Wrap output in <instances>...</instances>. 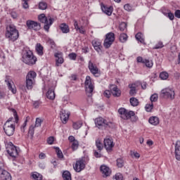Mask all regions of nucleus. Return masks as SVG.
<instances>
[{"instance_id": "obj_61", "label": "nucleus", "mask_w": 180, "mask_h": 180, "mask_svg": "<svg viewBox=\"0 0 180 180\" xmlns=\"http://www.w3.org/2000/svg\"><path fill=\"white\" fill-rule=\"evenodd\" d=\"M26 126H27V123L23 122L22 125L20 127L21 131L22 133H25V129L26 128Z\"/></svg>"}, {"instance_id": "obj_23", "label": "nucleus", "mask_w": 180, "mask_h": 180, "mask_svg": "<svg viewBox=\"0 0 180 180\" xmlns=\"http://www.w3.org/2000/svg\"><path fill=\"white\" fill-rule=\"evenodd\" d=\"M174 155L177 161H180V141H177L175 144Z\"/></svg>"}, {"instance_id": "obj_31", "label": "nucleus", "mask_w": 180, "mask_h": 180, "mask_svg": "<svg viewBox=\"0 0 180 180\" xmlns=\"http://www.w3.org/2000/svg\"><path fill=\"white\" fill-rule=\"evenodd\" d=\"M135 38L138 41H140V43H141L142 44H145V41H144V37L143 35V33L141 32H138L136 35H135Z\"/></svg>"}, {"instance_id": "obj_54", "label": "nucleus", "mask_w": 180, "mask_h": 180, "mask_svg": "<svg viewBox=\"0 0 180 180\" xmlns=\"http://www.w3.org/2000/svg\"><path fill=\"white\" fill-rule=\"evenodd\" d=\"M164 47V44H162V41H159L155 47H153L154 49H162Z\"/></svg>"}, {"instance_id": "obj_29", "label": "nucleus", "mask_w": 180, "mask_h": 180, "mask_svg": "<svg viewBox=\"0 0 180 180\" xmlns=\"http://www.w3.org/2000/svg\"><path fill=\"white\" fill-rule=\"evenodd\" d=\"M62 178L63 180H72V178L71 177V172L68 170L63 171Z\"/></svg>"}, {"instance_id": "obj_6", "label": "nucleus", "mask_w": 180, "mask_h": 180, "mask_svg": "<svg viewBox=\"0 0 180 180\" xmlns=\"http://www.w3.org/2000/svg\"><path fill=\"white\" fill-rule=\"evenodd\" d=\"M88 162H89V158L88 156L82 157L76 161L75 165H73V168L76 172H81V171L85 169V167H86Z\"/></svg>"}, {"instance_id": "obj_57", "label": "nucleus", "mask_w": 180, "mask_h": 180, "mask_svg": "<svg viewBox=\"0 0 180 180\" xmlns=\"http://www.w3.org/2000/svg\"><path fill=\"white\" fill-rule=\"evenodd\" d=\"M137 63H141V64H144L146 59H143L141 56H138L136 58Z\"/></svg>"}, {"instance_id": "obj_44", "label": "nucleus", "mask_w": 180, "mask_h": 180, "mask_svg": "<svg viewBox=\"0 0 180 180\" xmlns=\"http://www.w3.org/2000/svg\"><path fill=\"white\" fill-rule=\"evenodd\" d=\"M146 67H147L148 68H152L153 63V60H150L148 59H145V62L144 63Z\"/></svg>"}, {"instance_id": "obj_43", "label": "nucleus", "mask_w": 180, "mask_h": 180, "mask_svg": "<svg viewBox=\"0 0 180 180\" xmlns=\"http://www.w3.org/2000/svg\"><path fill=\"white\" fill-rule=\"evenodd\" d=\"M153 108L154 104H153V103H150L146 105L145 110H146V112H151Z\"/></svg>"}, {"instance_id": "obj_38", "label": "nucleus", "mask_w": 180, "mask_h": 180, "mask_svg": "<svg viewBox=\"0 0 180 180\" xmlns=\"http://www.w3.org/2000/svg\"><path fill=\"white\" fill-rule=\"evenodd\" d=\"M72 126H73V129H75V130H78V129H81V127H82V121L73 122Z\"/></svg>"}, {"instance_id": "obj_33", "label": "nucleus", "mask_w": 180, "mask_h": 180, "mask_svg": "<svg viewBox=\"0 0 180 180\" xmlns=\"http://www.w3.org/2000/svg\"><path fill=\"white\" fill-rule=\"evenodd\" d=\"M55 150L58 158H59V160H63L64 158V154H63V151H61V149H60V148L58 147H56Z\"/></svg>"}, {"instance_id": "obj_12", "label": "nucleus", "mask_w": 180, "mask_h": 180, "mask_svg": "<svg viewBox=\"0 0 180 180\" xmlns=\"http://www.w3.org/2000/svg\"><path fill=\"white\" fill-rule=\"evenodd\" d=\"M115 33L108 32L105 34V38L104 39L103 46L105 49H110L112 44H113L115 41Z\"/></svg>"}, {"instance_id": "obj_50", "label": "nucleus", "mask_w": 180, "mask_h": 180, "mask_svg": "<svg viewBox=\"0 0 180 180\" xmlns=\"http://www.w3.org/2000/svg\"><path fill=\"white\" fill-rule=\"evenodd\" d=\"M127 27V24H126V22H122L119 26V29L120 32H124Z\"/></svg>"}, {"instance_id": "obj_4", "label": "nucleus", "mask_w": 180, "mask_h": 180, "mask_svg": "<svg viewBox=\"0 0 180 180\" xmlns=\"http://www.w3.org/2000/svg\"><path fill=\"white\" fill-rule=\"evenodd\" d=\"M22 61L27 65H34V64H36V61H37V58L34 56L32 51L28 50L23 52Z\"/></svg>"}, {"instance_id": "obj_40", "label": "nucleus", "mask_w": 180, "mask_h": 180, "mask_svg": "<svg viewBox=\"0 0 180 180\" xmlns=\"http://www.w3.org/2000/svg\"><path fill=\"white\" fill-rule=\"evenodd\" d=\"M119 39L121 43H126L127 41V34L124 33L121 34Z\"/></svg>"}, {"instance_id": "obj_2", "label": "nucleus", "mask_w": 180, "mask_h": 180, "mask_svg": "<svg viewBox=\"0 0 180 180\" xmlns=\"http://www.w3.org/2000/svg\"><path fill=\"white\" fill-rule=\"evenodd\" d=\"M118 113L120 115L121 119H123L124 120H129V119H131V122H137V120H139V117L136 116L134 111H129L124 108H119Z\"/></svg>"}, {"instance_id": "obj_53", "label": "nucleus", "mask_w": 180, "mask_h": 180, "mask_svg": "<svg viewBox=\"0 0 180 180\" xmlns=\"http://www.w3.org/2000/svg\"><path fill=\"white\" fill-rule=\"evenodd\" d=\"M103 95H104V96H105V98H110V95H112V89H110V91L105 90L104 91Z\"/></svg>"}, {"instance_id": "obj_16", "label": "nucleus", "mask_w": 180, "mask_h": 180, "mask_svg": "<svg viewBox=\"0 0 180 180\" xmlns=\"http://www.w3.org/2000/svg\"><path fill=\"white\" fill-rule=\"evenodd\" d=\"M56 58V67H61L64 64V57H63V52H58L54 53Z\"/></svg>"}, {"instance_id": "obj_15", "label": "nucleus", "mask_w": 180, "mask_h": 180, "mask_svg": "<svg viewBox=\"0 0 180 180\" xmlns=\"http://www.w3.org/2000/svg\"><path fill=\"white\" fill-rule=\"evenodd\" d=\"M5 82L6 83L9 91H11L12 94H16V87H15V84H13V82L12 81V79H11V76H6Z\"/></svg>"}, {"instance_id": "obj_55", "label": "nucleus", "mask_w": 180, "mask_h": 180, "mask_svg": "<svg viewBox=\"0 0 180 180\" xmlns=\"http://www.w3.org/2000/svg\"><path fill=\"white\" fill-rule=\"evenodd\" d=\"M69 58L70 60H77V53H70L69 54Z\"/></svg>"}, {"instance_id": "obj_11", "label": "nucleus", "mask_w": 180, "mask_h": 180, "mask_svg": "<svg viewBox=\"0 0 180 180\" xmlns=\"http://www.w3.org/2000/svg\"><path fill=\"white\" fill-rule=\"evenodd\" d=\"M16 129V125L13 123H10L9 122H6L4 125V133L8 137L13 136L15 134V129Z\"/></svg>"}, {"instance_id": "obj_20", "label": "nucleus", "mask_w": 180, "mask_h": 180, "mask_svg": "<svg viewBox=\"0 0 180 180\" xmlns=\"http://www.w3.org/2000/svg\"><path fill=\"white\" fill-rule=\"evenodd\" d=\"M0 178L1 180H12L11 173L4 169H0Z\"/></svg>"}, {"instance_id": "obj_10", "label": "nucleus", "mask_w": 180, "mask_h": 180, "mask_svg": "<svg viewBox=\"0 0 180 180\" xmlns=\"http://www.w3.org/2000/svg\"><path fill=\"white\" fill-rule=\"evenodd\" d=\"M160 96L165 99H175V91L172 88H165L161 91Z\"/></svg>"}, {"instance_id": "obj_62", "label": "nucleus", "mask_w": 180, "mask_h": 180, "mask_svg": "<svg viewBox=\"0 0 180 180\" xmlns=\"http://www.w3.org/2000/svg\"><path fill=\"white\" fill-rule=\"evenodd\" d=\"M174 16L178 19H180V10H176L174 12Z\"/></svg>"}, {"instance_id": "obj_59", "label": "nucleus", "mask_w": 180, "mask_h": 180, "mask_svg": "<svg viewBox=\"0 0 180 180\" xmlns=\"http://www.w3.org/2000/svg\"><path fill=\"white\" fill-rule=\"evenodd\" d=\"M167 18H169L170 20H174V19H175V15H174V13L169 12L167 13Z\"/></svg>"}, {"instance_id": "obj_14", "label": "nucleus", "mask_w": 180, "mask_h": 180, "mask_svg": "<svg viewBox=\"0 0 180 180\" xmlns=\"http://www.w3.org/2000/svg\"><path fill=\"white\" fill-rule=\"evenodd\" d=\"M88 68L91 72L93 74L94 77H100L101 76V70L96 66V64L92 63V61L89 60L88 63Z\"/></svg>"}, {"instance_id": "obj_9", "label": "nucleus", "mask_w": 180, "mask_h": 180, "mask_svg": "<svg viewBox=\"0 0 180 180\" xmlns=\"http://www.w3.org/2000/svg\"><path fill=\"white\" fill-rule=\"evenodd\" d=\"M34 71H30L26 76V88L27 89H33L34 85V78L37 77Z\"/></svg>"}, {"instance_id": "obj_56", "label": "nucleus", "mask_w": 180, "mask_h": 180, "mask_svg": "<svg viewBox=\"0 0 180 180\" xmlns=\"http://www.w3.org/2000/svg\"><path fill=\"white\" fill-rule=\"evenodd\" d=\"M131 157H132V158H139L140 157V153L137 152H131Z\"/></svg>"}, {"instance_id": "obj_32", "label": "nucleus", "mask_w": 180, "mask_h": 180, "mask_svg": "<svg viewBox=\"0 0 180 180\" xmlns=\"http://www.w3.org/2000/svg\"><path fill=\"white\" fill-rule=\"evenodd\" d=\"M43 46L41 44H37L35 50L38 54V56H43Z\"/></svg>"}, {"instance_id": "obj_35", "label": "nucleus", "mask_w": 180, "mask_h": 180, "mask_svg": "<svg viewBox=\"0 0 180 180\" xmlns=\"http://www.w3.org/2000/svg\"><path fill=\"white\" fill-rule=\"evenodd\" d=\"M129 102L131 105V106H139V99L134 98V97H132L129 99Z\"/></svg>"}, {"instance_id": "obj_27", "label": "nucleus", "mask_w": 180, "mask_h": 180, "mask_svg": "<svg viewBox=\"0 0 180 180\" xmlns=\"http://www.w3.org/2000/svg\"><path fill=\"white\" fill-rule=\"evenodd\" d=\"M46 97L51 101H54L56 99V93L53 89H49L46 93Z\"/></svg>"}, {"instance_id": "obj_64", "label": "nucleus", "mask_w": 180, "mask_h": 180, "mask_svg": "<svg viewBox=\"0 0 180 180\" xmlns=\"http://www.w3.org/2000/svg\"><path fill=\"white\" fill-rule=\"evenodd\" d=\"M68 140L69 141H70L71 143H74L75 141H76L77 140L75 139V137H74L73 136H70L68 137Z\"/></svg>"}, {"instance_id": "obj_3", "label": "nucleus", "mask_w": 180, "mask_h": 180, "mask_svg": "<svg viewBox=\"0 0 180 180\" xmlns=\"http://www.w3.org/2000/svg\"><path fill=\"white\" fill-rule=\"evenodd\" d=\"M95 124L96 127L101 130H109V129H113V127H115L113 122H109L101 117L96 118Z\"/></svg>"}, {"instance_id": "obj_5", "label": "nucleus", "mask_w": 180, "mask_h": 180, "mask_svg": "<svg viewBox=\"0 0 180 180\" xmlns=\"http://www.w3.org/2000/svg\"><path fill=\"white\" fill-rule=\"evenodd\" d=\"M38 20H39L41 23L44 24V29L46 32H49L51 25L54 23V19L50 15L46 16V14L44 13L40 14L38 16Z\"/></svg>"}, {"instance_id": "obj_42", "label": "nucleus", "mask_w": 180, "mask_h": 180, "mask_svg": "<svg viewBox=\"0 0 180 180\" xmlns=\"http://www.w3.org/2000/svg\"><path fill=\"white\" fill-rule=\"evenodd\" d=\"M124 165V161L123 160L122 158L117 159V167H118V168H122Z\"/></svg>"}, {"instance_id": "obj_37", "label": "nucleus", "mask_w": 180, "mask_h": 180, "mask_svg": "<svg viewBox=\"0 0 180 180\" xmlns=\"http://www.w3.org/2000/svg\"><path fill=\"white\" fill-rule=\"evenodd\" d=\"M96 147L97 148L98 150L99 153L103 150V144L101 143L100 140H96Z\"/></svg>"}, {"instance_id": "obj_18", "label": "nucleus", "mask_w": 180, "mask_h": 180, "mask_svg": "<svg viewBox=\"0 0 180 180\" xmlns=\"http://www.w3.org/2000/svg\"><path fill=\"white\" fill-rule=\"evenodd\" d=\"M60 117L62 123H63V124H66L67 122H68V119H70V112L65 110H61L60 112Z\"/></svg>"}, {"instance_id": "obj_17", "label": "nucleus", "mask_w": 180, "mask_h": 180, "mask_svg": "<svg viewBox=\"0 0 180 180\" xmlns=\"http://www.w3.org/2000/svg\"><path fill=\"white\" fill-rule=\"evenodd\" d=\"M104 147L105 150L108 152L110 153L112 150H113V147H115V143H113V140L107 138L104 139Z\"/></svg>"}, {"instance_id": "obj_25", "label": "nucleus", "mask_w": 180, "mask_h": 180, "mask_svg": "<svg viewBox=\"0 0 180 180\" xmlns=\"http://www.w3.org/2000/svg\"><path fill=\"white\" fill-rule=\"evenodd\" d=\"M100 171L104 176H109L110 175V169L106 165H101L100 167Z\"/></svg>"}, {"instance_id": "obj_21", "label": "nucleus", "mask_w": 180, "mask_h": 180, "mask_svg": "<svg viewBox=\"0 0 180 180\" xmlns=\"http://www.w3.org/2000/svg\"><path fill=\"white\" fill-rule=\"evenodd\" d=\"M92 46L94 49V50H96V51H97V53H101L102 51V42L100 41L98 39H94L92 41Z\"/></svg>"}, {"instance_id": "obj_36", "label": "nucleus", "mask_w": 180, "mask_h": 180, "mask_svg": "<svg viewBox=\"0 0 180 180\" xmlns=\"http://www.w3.org/2000/svg\"><path fill=\"white\" fill-rule=\"evenodd\" d=\"M36 127L34 125H31L29 128L28 136H30L31 139H33L34 136V128Z\"/></svg>"}, {"instance_id": "obj_13", "label": "nucleus", "mask_w": 180, "mask_h": 180, "mask_svg": "<svg viewBox=\"0 0 180 180\" xmlns=\"http://www.w3.org/2000/svg\"><path fill=\"white\" fill-rule=\"evenodd\" d=\"M26 25L28 30H34L35 32H37L41 29V24L32 20H27Z\"/></svg>"}, {"instance_id": "obj_49", "label": "nucleus", "mask_w": 180, "mask_h": 180, "mask_svg": "<svg viewBox=\"0 0 180 180\" xmlns=\"http://www.w3.org/2000/svg\"><path fill=\"white\" fill-rule=\"evenodd\" d=\"M22 2V8L24 9H29V1L30 0H21Z\"/></svg>"}, {"instance_id": "obj_7", "label": "nucleus", "mask_w": 180, "mask_h": 180, "mask_svg": "<svg viewBox=\"0 0 180 180\" xmlns=\"http://www.w3.org/2000/svg\"><path fill=\"white\" fill-rule=\"evenodd\" d=\"M84 86L86 90V94L89 98H91L93 95L94 89H95V86L92 83V79L91 76H86L84 82Z\"/></svg>"}, {"instance_id": "obj_60", "label": "nucleus", "mask_w": 180, "mask_h": 180, "mask_svg": "<svg viewBox=\"0 0 180 180\" xmlns=\"http://www.w3.org/2000/svg\"><path fill=\"white\" fill-rule=\"evenodd\" d=\"M6 97V93L4 91L0 90V99H5Z\"/></svg>"}, {"instance_id": "obj_46", "label": "nucleus", "mask_w": 180, "mask_h": 180, "mask_svg": "<svg viewBox=\"0 0 180 180\" xmlns=\"http://www.w3.org/2000/svg\"><path fill=\"white\" fill-rule=\"evenodd\" d=\"M41 123H43V120L40 117H37L36 118L35 124L34 126H35V127H40L41 126Z\"/></svg>"}, {"instance_id": "obj_58", "label": "nucleus", "mask_w": 180, "mask_h": 180, "mask_svg": "<svg viewBox=\"0 0 180 180\" xmlns=\"http://www.w3.org/2000/svg\"><path fill=\"white\" fill-rule=\"evenodd\" d=\"M47 143L48 144H53L54 143V137L53 136H50L47 139Z\"/></svg>"}, {"instance_id": "obj_24", "label": "nucleus", "mask_w": 180, "mask_h": 180, "mask_svg": "<svg viewBox=\"0 0 180 180\" xmlns=\"http://www.w3.org/2000/svg\"><path fill=\"white\" fill-rule=\"evenodd\" d=\"M111 94L112 96H115V98H120V96L122 95V91L117 88V86H114L111 89Z\"/></svg>"}, {"instance_id": "obj_63", "label": "nucleus", "mask_w": 180, "mask_h": 180, "mask_svg": "<svg viewBox=\"0 0 180 180\" xmlns=\"http://www.w3.org/2000/svg\"><path fill=\"white\" fill-rule=\"evenodd\" d=\"M11 17L13 18V19H17L18 18V13L15 11H12L11 13Z\"/></svg>"}, {"instance_id": "obj_41", "label": "nucleus", "mask_w": 180, "mask_h": 180, "mask_svg": "<svg viewBox=\"0 0 180 180\" xmlns=\"http://www.w3.org/2000/svg\"><path fill=\"white\" fill-rule=\"evenodd\" d=\"M159 77H160V79L165 80V79H168L169 75L167 72H160Z\"/></svg>"}, {"instance_id": "obj_26", "label": "nucleus", "mask_w": 180, "mask_h": 180, "mask_svg": "<svg viewBox=\"0 0 180 180\" xmlns=\"http://www.w3.org/2000/svg\"><path fill=\"white\" fill-rule=\"evenodd\" d=\"M150 124L153 126H158L160 124V118L158 117L153 116L150 117L148 120Z\"/></svg>"}, {"instance_id": "obj_51", "label": "nucleus", "mask_w": 180, "mask_h": 180, "mask_svg": "<svg viewBox=\"0 0 180 180\" xmlns=\"http://www.w3.org/2000/svg\"><path fill=\"white\" fill-rule=\"evenodd\" d=\"M157 101H158V95L157 94H153L150 96L151 103H153V102H157Z\"/></svg>"}, {"instance_id": "obj_1", "label": "nucleus", "mask_w": 180, "mask_h": 180, "mask_svg": "<svg viewBox=\"0 0 180 180\" xmlns=\"http://www.w3.org/2000/svg\"><path fill=\"white\" fill-rule=\"evenodd\" d=\"M5 38L8 41H16L19 39V31L13 24L6 25L5 32Z\"/></svg>"}, {"instance_id": "obj_19", "label": "nucleus", "mask_w": 180, "mask_h": 180, "mask_svg": "<svg viewBox=\"0 0 180 180\" xmlns=\"http://www.w3.org/2000/svg\"><path fill=\"white\" fill-rule=\"evenodd\" d=\"M101 8L103 13H105L108 16L112 15V13H113V6H105V4H101Z\"/></svg>"}, {"instance_id": "obj_34", "label": "nucleus", "mask_w": 180, "mask_h": 180, "mask_svg": "<svg viewBox=\"0 0 180 180\" xmlns=\"http://www.w3.org/2000/svg\"><path fill=\"white\" fill-rule=\"evenodd\" d=\"M32 176L34 180H43V176L38 172H33Z\"/></svg>"}, {"instance_id": "obj_47", "label": "nucleus", "mask_w": 180, "mask_h": 180, "mask_svg": "<svg viewBox=\"0 0 180 180\" xmlns=\"http://www.w3.org/2000/svg\"><path fill=\"white\" fill-rule=\"evenodd\" d=\"M79 146V143H78V141H75V142H72V149L73 151H75V150L78 149V147Z\"/></svg>"}, {"instance_id": "obj_52", "label": "nucleus", "mask_w": 180, "mask_h": 180, "mask_svg": "<svg viewBox=\"0 0 180 180\" xmlns=\"http://www.w3.org/2000/svg\"><path fill=\"white\" fill-rule=\"evenodd\" d=\"M124 9L127 12H131V11H133V7L130 6V4H127L124 6Z\"/></svg>"}, {"instance_id": "obj_48", "label": "nucleus", "mask_w": 180, "mask_h": 180, "mask_svg": "<svg viewBox=\"0 0 180 180\" xmlns=\"http://www.w3.org/2000/svg\"><path fill=\"white\" fill-rule=\"evenodd\" d=\"M113 180H123V174L120 173H117L113 177Z\"/></svg>"}, {"instance_id": "obj_28", "label": "nucleus", "mask_w": 180, "mask_h": 180, "mask_svg": "<svg viewBox=\"0 0 180 180\" xmlns=\"http://www.w3.org/2000/svg\"><path fill=\"white\" fill-rule=\"evenodd\" d=\"M129 88L130 89L129 95L131 96L136 95V89H137V84H136L135 83L129 84Z\"/></svg>"}, {"instance_id": "obj_8", "label": "nucleus", "mask_w": 180, "mask_h": 180, "mask_svg": "<svg viewBox=\"0 0 180 180\" xmlns=\"http://www.w3.org/2000/svg\"><path fill=\"white\" fill-rule=\"evenodd\" d=\"M6 151L10 157L15 160V158H17L18 155H19L20 150L19 149V148L15 146L13 143H11L7 146Z\"/></svg>"}, {"instance_id": "obj_45", "label": "nucleus", "mask_w": 180, "mask_h": 180, "mask_svg": "<svg viewBox=\"0 0 180 180\" xmlns=\"http://www.w3.org/2000/svg\"><path fill=\"white\" fill-rule=\"evenodd\" d=\"M11 110L13 112V115L14 116L15 123H18L19 122V116H18V112H16V110H15L14 108H11Z\"/></svg>"}, {"instance_id": "obj_30", "label": "nucleus", "mask_w": 180, "mask_h": 180, "mask_svg": "<svg viewBox=\"0 0 180 180\" xmlns=\"http://www.w3.org/2000/svg\"><path fill=\"white\" fill-rule=\"evenodd\" d=\"M60 29L63 33H70V27L66 23L60 24Z\"/></svg>"}, {"instance_id": "obj_22", "label": "nucleus", "mask_w": 180, "mask_h": 180, "mask_svg": "<svg viewBox=\"0 0 180 180\" xmlns=\"http://www.w3.org/2000/svg\"><path fill=\"white\" fill-rule=\"evenodd\" d=\"M73 23L75 29V30H77V32H79V33H81V34H85V33H86V31L85 30V28H84V26L79 27V25H78V21H77V20H73Z\"/></svg>"}, {"instance_id": "obj_39", "label": "nucleus", "mask_w": 180, "mask_h": 180, "mask_svg": "<svg viewBox=\"0 0 180 180\" xmlns=\"http://www.w3.org/2000/svg\"><path fill=\"white\" fill-rule=\"evenodd\" d=\"M47 6V3L45 1H40L39 4V9H41V11H46Z\"/></svg>"}]
</instances>
